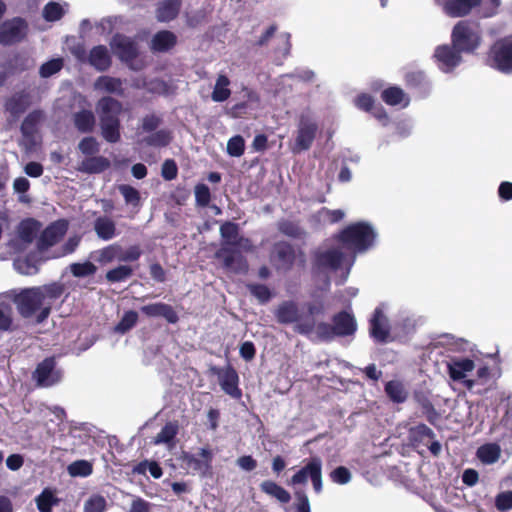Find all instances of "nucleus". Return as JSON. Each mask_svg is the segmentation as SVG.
Wrapping results in <instances>:
<instances>
[{
    "mask_svg": "<svg viewBox=\"0 0 512 512\" xmlns=\"http://www.w3.org/2000/svg\"><path fill=\"white\" fill-rule=\"evenodd\" d=\"M65 291L61 282H52L42 286L26 288L14 297L19 314L24 318H30L37 314V323L44 322L50 315L53 303L59 299Z\"/></svg>",
    "mask_w": 512,
    "mask_h": 512,
    "instance_id": "f257e3e1",
    "label": "nucleus"
},
{
    "mask_svg": "<svg viewBox=\"0 0 512 512\" xmlns=\"http://www.w3.org/2000/svg\"><path fill=\"white\" fill-rule=\"evenodd\" d=\"M220 235L223 240L220 249L216 252V258L222 261L223 267L236 274L248 271L247 259L243 252H252L254 245L251 239L239 234L238 224L226 221L220 226Z\"/></svg>",
    "mask_w": 512,
    "mask_h": 512,
    "instance_id": "f03ea898",
    "label": "nucleus"
},
{
    "mask_svg": "<svg viewBox=\"0 0 512 512\" xmlns=\"http://www.w3.org/2000/svg\"><path fill=\"white\" fill-rule=\"evenodd\" d=\"M307 313H300L297 302L293 300L282 301L274 311L279 324H295V331L301 335H309L315 330V316L324 314L325 306L322 301L307 302L304 304Z\"/></svg>",
    "mask_w": 512,
    "mask_h": 512,
    "instance_id": "7ed1b4c3",
    "label": "nucleus"
},
{
    "mask_svg": "<svg viewBox=\"0 0 512 512\" xmlns=\"http://www.w3.org/2000/svg\"><path fill=\"white\" fill-rule=\"evenodd\" d=\"M102 137L108 143H117L121 139L120 116L123 112L122 103L111 97L104 96L96 104Z\"/></svg>",
    "mask_w": 512,
    "mask_h": 512,
    "instance_id": "20e7f679",
    "label": "nucleus"
},
{
    "mask_svg": "<svg viewBox=\"0 0 512 512\" xmlns=\"http://www.w3.org/2000/svg\"><path fill=\"white\" fill-rule=\"evenodd\" d=\"M376 233L366 222H356L346 226L334 236L343 248L353 252H364L374 243Z\"/></svg>",
    "mask_w": 512,
    "mask_h": 512,
    "instance_id": "39448f33",
    "label": "nucleus"
},
{
    "mask_svg": "<svg viewBox=\"0 0 512 512\" xmlns=\"http://www.w3.org/2000/svg\"><path fill=\"white\" fill-rule=\"evenodd\" d=\"M109 45L113 54L130 70L138 71L144 67L143 61L139 60V44L134 38L122 33H115Z\"/></svg>",
    "mask_w": 512,
    "mask_h": 512,
    "instance_id": "423d86ee",
    "label": "nucleus"
},
{
    "mask_svg": "<svg viewBox=\"0 0 512 512\" xmlns=\"http://www.w3.org/2000/svg\"><path fill=\"white\" fill-rule=\"evenodd\" d=\"M481 36L477 26L469 20L458 21L451 32V44L462 53H474L479 47Z\"/></svg>",
    "mask_w": 512,
    "mask_h": 512,
    "instance_id": "0eeeda50",
    "label": "nucleus"
},
{
    "mask_svg": "<svg viewBox=\"0 0 512 512\" xmlns=\"http://www.w3.org/2000/svg\"><path fill=\"white\" fill-rule=\"evenodd\" d=\"M491 66L503 73L512 72V36L498 39L490 48Z\"/></svg>",
    "mask_w": 512,
    "mask_h": 512,
    "instance_id": "6e6552de",
    "label": "nucleus"
},
{
    "mask_svg": "<svg viewBox=\"0 0 512 512\" xmlns=\"http://www.w3.org/2000/svg\"><path fill=\"white\" fill-rule=\"evenodd\" d=\"M318 132L317 123L308 115H301L298 122L294 144L291 147L293 154H299L311 148Z\"/></svg>",
    "mask_w": 512,
    "mask_h": 512,
    "instance_id": "1a4fd4ad",
    "label": "nucleus"
},
{
    "mask_svg": "<svg viewBox=\"0 0 512 512\" xmlns=\"http://www.w3.org/2000/svg\"><path fill=\"white\" fill-rule=\"evenodd\" d=\"M28 32V24L21 17L5 20L0 25V44L11 46L22 42Z\"/></svg>",
    "mask_w": 512,
    "mask_h": 512,
    "instance_id": "9d476101",
    "label": "nucleus"
},
{
    "mask_svg": "<svg viewBox=\"0 0 512 512\" xmlns=\"http://www.w3.org/2000/svg\"><path fill=\"white\" fill-rule=\"evenodd\" d=\"M210 371L218 377L220 387L227 395L234 399L242 397V391L239 388V375L232 365L229 364L224 368L213 366Z\"/></svg>",
    "mask_w": 512,
    "mask_h": 512,
    "instance_id": "9b49d317",
    "label": "nucleus"
},
{
    "mask_svg": "<svg viewBox=\"0 0 512 512\" xmlns=\"http://www.w3.org/2000/svg\"><path fill=\"white\" fill-rule=\"evenodd\" d=\"M344 254L338 249L316 251L312 258V270L319 273L325 270L336 271L341 267Z\"/></svg>",
    "mask_w": 512,
    "mask_h": 512,
    "instance_id": "f8f14e48",
    "label": "nucleus"
},
{
    "mask_svg": "<svg viewBox=\"0 0 512 512\" xmlns=\"http://www.w3.org/2000/svg\"><path fill=\"white\" fill-rule=\"evenodd\" d=\"M186 468L206 476L212 469L213 453L209 448H201L199 453L183 452L181 457Z\"/></svg>",
    "mask_w": 512,
    "mask_h": 512,
    "instance_id": "ddd939ff",
    "label": "nucleus"
},
{
    "mask_svg": "<svg viewBox=\"0 0 512 512\" xmlns=\"http://www.w3.org/2000/svg\"><path fill=\"white\" fill-rule=\"evenodd\" d=\"M461 54L452 44H443L436 47L433 57L440 70L451 72L461 63Z\"/></svg>",
    "mask_w": 512,
    "mask_h": 512,
    "instance_id": "4468645a",
    "label": "nucleus"
},
{
    "mask_svg": "<svg viewBox=\"0 0 512 512\" xmlns=\"http://www.w3.org/2000/svg\"><path fill=\"white\" fill-rule=\"evenodd\" d=\"M33 378L37 385L41 387H50L58 383L61 379L60 371L56 370V360L54 357H47L38 363Z\"/></svg>",
    "mask_w": 512,
    "mask_h": 512,
    "instance_id": "2eb2a0df",
    "label": "nucleus"
},
{
    "mask_svg": "<svg viewBox=\"0 0 512 512\" xmlns=\"http://www.w3.org/2000/svg\"><path fill=\"white\" fill-rule=\"evenodd\" d=\"M434 2L451 18L466 17L481 4V0H434Z\"/></svg>",
    "mask_w": 512,
    "mask_h": 512,
    "instance_id": "dca6fc26",
    "label": "nucleus"
},
{
    "mask_svg": "<svg viewBox=\"0 0 512 512\" xmlns=\"http://www.w3.org/2000/svg\"><path fill=\"white\" fill-rule=\"evenodd\" d=\"M296 256V251L289 242L281 241L274 245L272 258L277 270L290 271Z\"/></svg>",
    "mask_w": 512,
    "mask_h": 512,
    "instance_id": "f3484780",
    "label": "nucleus"
},
{
    "mask_svg": "<svg viewBox=\"0 0 512 512\" xmlns=\"http://www.w3.org/2000/svg\"><path fill=\"white\" fill-rule=\"evenodd\" d=\"M369 324L370 336L379 343H386L390 336V326L381 307L375 308Z\"/></svg>",
    "mask_w": 512,
    "mask_h": 512,
    "instance_id": "a211bd4d",
    "label": "nucleus"
},
{
    "mask_svg": "<svg viewBox=\"0 0 512 512\" xmlns=\"http://www.w3.org/2000/svg\"><path fill=\"white\" fill-rule=\"evenodd\" d=\"M66 232V225L60 222H54L48 225L40 234L37 241V249L40 252L48 250L57 244Z\"/></svg>",
    "mask_w": 512,
    "mask_h": 512,
    "instance_id": "6ab92c4d",
    "label": "nucleus"
},
{
    "mask_svg": "<svg viewBox=\"0 0 512 512\" xmlns=\"http://www.w3.org/2000/svg\"><path fill=\"white\" fill-rule=\"evenodd\" d=\"M31 105V95L26 90L15 92L5 100L4 109L12 117L18 118Z\"/></svg>",
    "mask_w": 512,
    "mask_h": 512,
    "instance_id": "aec40b11",
    "label": "nucleus"
},
{
    "mask_svg": "<svg viewBox=\"0 0 512 512\" xmlns=\"http://www.w3.org/2000/svg\"><path fill=\"white\" fill-rule=\"evenodd\" d=\"M334 334L338 337L353 335L357 330V323L354 316L343 310L332 317Z\"/></svg>",
    "mask_w": 512,
    "mask_h": 512,
    "instance_id": "412c9836",
    "label": "nucleus"
},
{
    "mask_svg": "<svg viewBox=\"0 0 512 512\" xmlns=\"http://www.w3.org/2000/svg\"><path fill=\"white\" fill-rule=\"evenodd\" d=\"M140 310L148 317H162L170 324H175L179 320L178 314L174 308L163 302L142 306Z\"/></svg>",
    "mask_w": 512,
    "mask_h": 512,
    "instance_id": "4be33fe9",
    "label": "nucleus"
},
{
    "mask_svg": "<svg viewBox=\"0 0 512 512\" xmlns=\"http://www.w3.org/2000/svg\"><path fill=\"white\" fill-rule=\"evenodd\" d=\"M178 42L176 34L170 30L156 32L151 41L150 49L154 53H165L172 50Z\"/></svg>",
    "mask_w": 512,
    "mask_h": 512,
    "instance_id": "5701e85b",
    "label": "nucleus"
},
{
    "mask_svg": "<svg viewBox=\"0 0 512 512\" xmlns=\"http://www.w3.org/2000/svg\"><path fill=\"white\" fill-rule=\"evenodd\" d=\"M43 112L41 110H33L27 114L20 126V132L23 138L30 144L35 143V136L37 134L38 125L43 119Z\"/></svg>",
    "mask_w": 512,
    "mask_h": 512,
    "instance_id": "b1692460",
    "label": "nucleus"
},
{
    "mask_svg": "<svg viewBox=\"0 0 512 512\" xmlns=\"http://www.w3.org/2000/svg\"><path fill=\"white\" fill-rule=\"evenodd\" d=\"M322 468V461L319 457H311L308 462L298 470L288 481L289 485H305L319 469Z\"/></svg>",
    "mask_w": 512,
    "mask_h": 512,
    "instance_id": "393cba45",
    "label": "nucleus"
},
{
    "mask_svg": "<svg viewBox=\"0 0 512 512\" xmlns=\"http://www.w3.org/2000/svg\"><path fill=\"white\" fill-rule=\"evenodd\" d=\"M88 63L99 72L107 71L112 65V59L105 45L94 46L88 55Z\"/></svg>",
    "mask_w": 512,
    "mask_h": 512,
    "instance_id": "a878e982",
    "label": "nucleus"
},
{
    "mask_svg": "<svg viewBox=\"0 0 512 512\" xmlns=\"http://www.w3.org/2000/svg\"><path fill=\"white\" fill-rule=\"evenodd\" d=\"M182 0H162L156 8V18L159 22H170L180 13Z\"/></svg>",
    "mask_w": 512,
    "mask_h": 512,
    "instance_id": "bb28decb",
    "label": "nucleus"
},
{
    "mask_svg": "<svg viewBox=\"0 0 512 512\" xmlns=\"http://www.w3.org/2000/svg\"><path fill=\"white\" fill-rule=\"evenodd\" d=\"M110 160L104 156L86 157L79 164L78 170L87 174H99L110 168Z\"/></svg>",
    "mask_w": 512,
    "mask_h": 512,
    "instance_id": "cd10ccee",
    "label": "nucleus"
},
{
    "mask_svg": "<svg viewBox=\"0 0 512 512\" xmlns=\"http://www.w3.org/2000/svg\"><path fill=\"white\" fill-rule=\"evenodd\" d=\"M93 228L98 238L104 241L111 240L117 235L116 224L108 216L97 217Z\"/></svg>",
    "mask_w": 512,
    "mask_h": 512,
    "instance_id": "c85d7f7f",
    "label": "nucleus"
},
{
    "mask_svg": "<svg viewBox=\"0 0 512 512\" xmlns=\"http://www.w3.org/2000/svg\"><path fill=\"white\" fill-rule=\"evenodd\" d=\"M434 438L435 433L425 424L421 423L409 429V440L414 447L419 445L428 446Z\"/></svg>",
    "mask_w": 512,
    "mask_h": 512,
    "instance_id": "c756f323",
    "label": "nucleus"
},
{
    "mask_svg": "<svg viewBox=\"0 0 512 512\" xmlns=\"http://www.w3.org/2000/svg\"><path fill=\"white\" fill-rule=\"evenodd\" d=\"M73 124L80 133H91L95 128L96 118L91 110L82 109L73 114Z\"/></svg>",
    "mask_w": 512,
    "mask_h": 512,
    "instance_id": "7c9ffc66",
    "label": "nucleus"
},
{
    "mask_svg": "<svg viewBox=\"0 0 512 512\" xmlns=\"http://www.w3.org/2000/svg\"><path fill=\"white\" fill-rule=\"evenodd\" d=\"M95 87L107 93L115 94L119 97H123L125 95L123 81L120 78L112 76H100L96 80Z\"/></svg>",
    "mask_w": 512,
    "mask_h": 512,
    "instance_id": "2f4dec72",
    "label": "nucleus"
},
{
    "mask_svg": "<svg viewBox=\"0 0 512 512\" xmlns=\"http://www.w3.org/2000/svg\"><path fill=\"white\" fill-rule=\"evenodd\" d=\"M260 490L269 495L270 497L275 498L277 501H279L282 504H287L291 500L290 493L283 488L282 486L278 485L276 482L272 480H265L260 484Z\"/></svg>",
    "mask_w": 512,
    "mask_h": 512,
    "instance_id": "473e14b6",
    "label": "nucleus"
},
{
    "mask_svg": "<svg viewBox=\"0 0 512 512\" xmlns=\"http://www.w3.org/2000/svg\"><path fill=\"white\" fill-rule=\"evenodd\" d=\"M39 228V221L33 218H27L19 223L17 233L21 241L30 244L34 241Z\"/></svg>",
    "mask_w": 512,
    "mask_h": 512,
    "instance_id": "72a5a7b5",
    "label": "nucleus"
},
{
    "mask_svg": "<svg viewBox=\"0 0 512 512\" xmlns=\"http://www.w3.org/2000/svg\"><path fill=\"white\" fill-rule=\"evenodd\" d=\"M475 367L474 361L469 358L453 360L448 365L449 376L454 381L462 380L467 372H471Z\"/></svg>",
    "mask_w": 512,
    "mask_h": 512,
    "instance_id": "f704fd0d",
    "label": "nucleus"
},
{
    "mask_svg": "<svg viewBox=\"0 0 512 512\" xmlns=\"http://www.w3.org/2000/svg\"><path fill=\"white\" fill-rule=\"evenodd\" d=\"M11 74H20L33 67V60L24 53L13 54L6 63Z\"/></svg>",
    "mask_w": 512,
    "mask_h": 512,
    "instance_id": "c9c22d12",
    "label": "nucleus"
},
{
    "mask_svg": "<svg viewBox=\"0 0 512 512\" xmlns=\"http://www.w3.org/2000/svg\"><path fill=\"white\" fill-rule=\"evenodd\" d=\"M381 99L389 106H396L406 100L404 106L409 104V98L406 97L403 89L398 86H390L381 92Z\"/></svg>",
    "mask_w": 512,
    "mask_h": 512,
    "instance_id": "e433bc0d",
    "label": "nucleus"
},
{
    "mask_svg": "<svg viewBox=\"0 0 512 512\" xmlns=\"http://www.w3.org/2000/svg\"><path fill=\"white\" fill-rule=\"evenodd\" d=\"M277 229L281 234L293 239H300L305 235V231L299 222L289 219L279 220L277 222Z\"/></svg>",
    "mask_w": 512,
    "mask_h": 512,
    "instance_id": "4c0bfd02",
    "label": "nucleus"
},
{
    "mask_svg": "<svg viewBox=\"0 0 512 512\" xmlns=\"http://www.w3.org/2000/svg\"><path fill=\"white\" fill-rule=\"evenodd\" d=\"M501 449L495 443L484 444L477 450V457L482 463L493 464L500 458Z\"/></svg>",
    "mask_w": 512,
    "mask_h": 512,
    "instance_id": "58836bf2",
    "label": "nucleus"
},
{
    "mask_svg": "<svg viewBox=\"0 0 512 512\" xmlns=\"http://www.w3.org/2000/svg\"><path fill=\"white\" fill-rule=\"evenodd\" d=\"M229 84L230 80L226 75H219L211 95L212 100L215 102L226 101L231 95V90L228 88Z\"/></svg>",
    "mask_w": 512,
    "mask_h": 512,
    "instance_id": "ea45409f",
    "label": "nucleus"
},
{
    "mask_svg": "<svg viewBox=\"0 0 512 512\" xmlns=\"http://www.w3.org/2000/svg\"><path fill=\"white\" fill-rule=\"evenodd\" d=\"M172 141L171 132L168 130H158L143 139V142L152 147H166Z\"/></svg>",
    "mask_w": 512,
    "mask_h": 512,
    "instance_id": "a19ab883",
    "label": "nucleus"
},
{
    "mask_svg": "<svg viewBox=\"0 0 512 512\" xmlns=\"http://www.w3.org/2000/svg\"><path fill=\"white\" fill-rule=\"evenodd\" d=\"M179 430L178 423L167 422L154 439V444H170L174 441Z\"/></svg>",
    "mask_w": 512,
    "mask_h": 512,
    "instance_id": "79ce46f5",
    "label": "nucleus"
},
{
    "mask_svg": "<svg viewBox=\"0 0 512 512\" xmlns=\"http://www.w3.org/2000/svg\"><path fill=\"white\" fill-rule=\"evenodd\" d=\"M133 275L132 267L128 265H119L106 272L105 278L109 283H119L126 281Z\"/></svg>",
    "mask_w": 512,
    "mask_h": 512,
    "instance_id": "37998d69",
    "label": "nucleus"
},
{
    "mask_svg": "<svg viewBox=\"0 0 512 512\" xmlns=\"http://www.w3.org/2000/svg\"><path fill=\"white\" fill-rule=\"evenodd\" d=\"M118 190L124 198L127 205L132 207H139L141 204L140 192L129 184H121L118 186Z\"/></svg>",
    "mask_w": 512,
    "mask_h": 512,
    "instance_id": "c03bdc74",
    "label": "nucleus"
},
{
    "mask_svg": "<svg viewBox=\"0 0 512 512\" xmlns=\"http://www.w3.org/2000/svg\"><path fill=\"white\" fill-rule=\"evenodd\" d=\"M385 392L387 396L395 403H402L407 398L402 384L398 381H388L385 384Z\"/></svg>",
    "mask_w": 512,
    "mask_h": 512,
    "instance_id": "a18cd8bd",
    "label": "nucleus"
},
{
    "mask_svg": "<svg viewBox=\"0 0 512 512\" xmlns=\"http://www.w3.org/2000/svg\"><path fill=\"white\" fill-rule=\"evenodd\" d=\"M68 472L73 477H87L92 474L93 466L87 460H76L68 466Z\"/></svg>",
    "mask_w": 512,
    "mask_h": 512,
    "instance_id": "49530a36",
    "label": "nucleus"
},
{
    "mask_svg": "<svg viewBox=\"0 0 512 512\" xmlns=\"http://www.w3.org/2000/svg\"><path fill=\"white\" fill-rule=\"evenodd\" d=\"M121 252V246L118 244L108 245L98 251L97 261L100 264H107L115 259L119 261V253Z\"/></svg>",
    "mask_w": 512,
    "mask_h": 512,
    "instance_id": "de8ad7c7",
    "label": "nucleus"
},
{
    "mask_svg": "<svg viewBox=\"0 0 512 512\" xmlns=\"http://www.w3.org/2000/svg\"><path fill=\"white\" fill-rule=\"evenodd\" d=\"M57 502L58 500L48 489H44L42 493L36 498V505L40 512H51L53 505H55Z\"/></svg>",
    "mask_w": 512,
    "mask_h": 512,
    "instance_id": "09e8293b",
    "label": "nucleus"
},
{
    "mask_svg": "<svg viewBox=\"0 0 512 512\" xmlns=\"http://www.w3.org/2000/svg\"><path fill=\"white\" fill-rule=\"evenodd\" d=\"M79 151L87 157L94 156L100 151V144L93 136L84 137L78 144Z\"/></svg>",
    "mask_w": 512,
    "mask_h": 512,
    "instance_id": "8fccbe9b",
    "label": "nucleus"
},
{
    "mask_svg": "<svg viewBox=\"0 0 512 512\" xmlns=\"http://www.w3.org/2000/svg\"><path fill=\"white\" fill-rule=\"evenodd\" d=\"M138 321V314L136 311L130 310L124 313L119 323L116 325L115 330L119 333H126L131 330Z\"/></svg>",
    "mask_w": 512,
    "mask_h": 512,
    "instance_id": "3c124183",
    "label": "nucleus"
},
{
    "mask_svg": "<svg viewBox=\"0 0 512 512\" xmlns=\"http://www.w3.org/2000/svg\"><path fill=\"white\" fill-rule=\"evenodd\" d=\"M63 15L64 10L59 3L50 1L43 8V17L46 21H58L63 17Z\"/></svg>",
    "mask_w": 512,
    "mask_h": 512,
    "instance_id": "603ef678",
    "label": "nucleus"
},
{
    "mask_svg": "<svg viewBox=\"0 0 512 512\" xmlns=\"http://www.w3.org/2000/svg\"><path fill=\"white\" fill-rule=\"evenodd\" d=\"M63 59H51L40 66L39 74L42 78H48L58 73L63 67Z\"/></svg>",
    "mask_w": 512,
    "mask_h": 512,
    "instance_id": "864d4df0",
    "label": "nucleus"
},
{
    "mask_svg": "<svg viewBox=\"0 0 512 512\" xmlns=\"http://www.w3.org/2000/svg\"><path fill=\"white\" fill-rule=\"evenodd\" d=\"M247 288L261 304L269 302L272 298L271 290L264 284H248Z\"/></svg>",
    "mask_w": 512,
    "mask_h": 512,
    "instance_id": "5fc2aeb1",
    "label": "nucleus"
},
{
    "mask_svg": "<svg viewBox=\"0 0 512 512\" xmlns=\"http://www.w3.org/2000/svg\"><path fill=\"white\" fill-rule=\"evenodd\" d=\"M106 499L100 494H93L84 504V512H104L106 510Z\"/></svg>",
    "mask_w": 512,
    "mask_h": 512,
    "instance_id": "6e6d98bb",
    "label": "nucleus"
},
{
    "mask_svg": "<svg viewBox=\"0 0 512 512\" xmlns=\"http://www.w3.org/2000/svg\"><path fill=\"white\" fill-rule=\"evenodd\" d=\"M245 152V141L241 135H235L228 140L227 153L232 157H240Z\"/></svg>",
    "mask_w": 512,
    "mask_h": 512,
    "instance_id": "4d7b16f0",
    "label": "nucleus"
},
{
    "mask_svg": "<svg viewBox=\"0 0 512 512\" xmlns=\"http://www.w3.org/2000/svg\"><path fill=\"white\" fill-rule=\"evenodd\" d=\"M195 201L199 207H207L211 201V193L209 187L204 183L195 186Z\"/></svg>",
    "mask_w": 512,
    "mask_h": 512,
    "instance_id": "13d9d810",
    "label": "nucleus"
},
{
    "mask_svg": "<svg viewBox=\"0 0 512 512\" xmlns=\"http://www.w3.org/2000/svg\"><path fill=\"white\" fill-rule=\"evenodd\" d=\"M70 270L75 277H86L93 275L97 267L90 261L84 263H73L70 265Z\"/></svg>",
    "mask_w": 512,
    "mask_h": 512,
    "instance_id": "bf43d9fd",
    "label": "nucleus"
},
{
    "mask_svg": "<svg viewBox=\"0 0 512 512\" xmlns=\"http://www.w3.org/2000/svg\"><path fill=\"white\" fill-rule=\"evenodd\" d=\"M142 255V250L139 245L129 246L126 250L121 248L119 253L120 262H134L139 260Z\"/></svg>",
    "mask_w": 512,
    "mask_h": 512,
    "instance_id": "052dcab7",
    "label": "nucleus"
},
{
    "mask_svg": "<svg viewBox=\"0 0 512 512\" xmlns=\"http://www.w3.org/2000/svg\"><path fill=\"white\" fill-rule=\"evenodd\" d=\"M501 0H481V16L484 18H490L498 13Z\"/></svg>",
    "mask_w": 512,
    "mask_h": 512,
    "instance_id": "680f3d73",
    "label": "nucleus"
},
{
    "mask_svg": "<svg viewBox=\"0 0 512 512\" xmlns=\"http://www.w3.org/2000/svg\"><path fill=\"white\" fill-rule=\"evenodd\" d=\"M178 175V167L173 159H166L161 167V176L166 181L174 180Z\"/></svg>",
    "mask_w": 512,
    "mask_h": 512,
    "instance_id": "e2e57ef3",
    "label": "nucleus"
},
{
    "mask_svg": "<svg viewBox=\"0 0 512 512\" xmlns=\"http://www.w3.org/2000/svg\"><path fill=\"white\" fill-rule=\"evenodd\" d=\"M495 507L502 512L512 509V491H504L499 493L495 498Z\"/></svg>",
    "mask_w": 512,
    "mask_h": 512,
    "instance_id": "0e129e2a",
    "label": "nucleus"
},
{
    "mask_svg": "<svg viewBox=\"0 0 512 512\" xmlns=\"http://www.w3.org/2000/svg\"><path fill=\"white\" fill-rule=\"evenodd\" d=\"M330 477L334 483L344 485L351 480V472L348 468L339 466L330 473Z\"/></svg>",
    "mask_w": 512,
    "mask_h": 512,
    "instance_id": "69168bd1",
    "label": "nucleus"
},
{
    "mask_svg": "<svg viewBox=\"0 0 512 512\" xmlns=\"http://www.w3.org/2000/svg\"><path fill=\"white\" fill-rule=\"evenodd\" d=\"M426 80V76L422 71H410L405 75V83L410 88L421 87Z\"/></svg>",
    "mask_w": 512,
    "mask_h": 512,
    "instance_id": "338daca9",
    "label": "nucleus"
},
{
    "mask_svg": "<svg viewBox=\"0 0 512 512\" xmlns=\"http://www.w3.org/2000/svg\"><path fill=\"white\" fill-rule=\"evenodd\" d=\"M294 496L296 498L295 512H311L309 498L305 491H295Z\"/></svg>",
    "mask_w": 512,
    "mask_h": 512,
    "instance_id": "774afa93",
    "label": "nucleus"
}]
</instances>
